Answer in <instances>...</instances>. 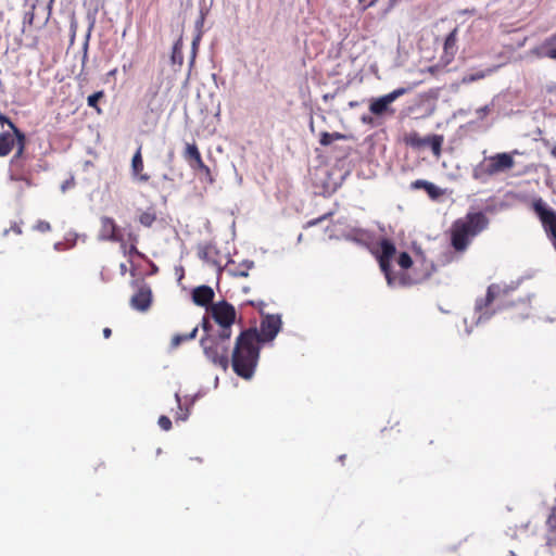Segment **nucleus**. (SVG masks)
I'll list each match as a JSON object with an SVG mask.
<instances>
[{
    "label": "nucleus",
    "mask_w": 556,
    "mask_h": 556,
    "mask_svg": "<svg viewBox=\"0 0 556 556\" xmlns=\"http://www.w3.org/2000/svg\"><path fill=\"white\" fill-rule=\"evenodd\" d=\"M261 348L257 328H248L240 332L231 354V367L238 377L244 380L252 379L258 364Z\"/></svg>",
    "instance_id": "nucleus-1"
},
{
    "label": "nucleus",
    "mask_w": 556,
    "mask_h": 556,
    "mask_svg": "<svg viewBox=\"0 0 556 556\" xmlns=\"http://www.w3.org/2000/svg\"><path fill=\"white\" fill-rule=\"evenodd\" d=\"M489 225L488 217L482 213H469L464 219L454 223V252H464L472 239Z\"/></svg>",
    "instance_id": "nucleus-2"
},
{
    "label": "nucleus",
    "mask_w": 556,
    "mask_h": 556,
    "mask_svg": "<svg viewBox=\"0 0 556 556\" xmlns=\"http://www.w3.org/2000/svg\"><path fill=\"white\" fill-rule=\"evenodd\" d=\"M380 251L377 255L379 266L383 273L387 282L390 287L405 286L407 279L404 274H395L392 270L391 262L395 256L396 248L395 244L389 239H382L379 242Z\"/></svg>",
    "instance_id": "nucleus-3"
},
{
    "label": "nucleus",
    "mask_w": 556,
    "mask_h": 556,
    "mask_svg": "<svg viewBox=\"0 0 556 556\" xmlns=\"http://www.w3.org/2000/svg\"><path fill=\"white\" fill-rule=\"evenodd\" d=\"M200 344L204 355L215 365L226 370L229 365V344L218 340L214 334L207 333L201 338Z\"/></svg>",
    "instance_id": "nucleus-4"
},
{
    "label": "nucleus",
    "mask_w": 556,
    "mask_h": 556,
    "mask_svg": "<svg viewBox=\"0 0 556 556\" xmlns=\"http://www.w3.org/2000/svg\"><path fill=\"white\" fill-rule=\"evenodd\" d=\"M403 141L405 142V144L419 151L430 149L433 155L439 157L441 153V147L443 143V137L440 135H430L421 137L418 132L412 131L405 134Z\"/></svg>",
    "instance_id": "nucleus-5"
},
{
    "label": "nucleus",
    "mask_w": 556,
    "mask_h": 556,
    "mask_svg": "<svg viewBox=\"0 0 556 556\" xmlns=\"http://www.w3.org/2000/svg\"><path fill=\"white\" fill-rule=\"evenodd\" d=\"M514 165L513 155L504 152L485 159V162L480 165L479 169L488 176H493L511 169Z\"/></svg>",
    "instance_id": "nucleus-6"
},
{
    "label": "nucleus",
    "mask_w": 556,
    "mask_h": 556,
    "mask_svg": "<svg viewBox=\"0 0 556 556\" xmlns=\"http://www.w3.org/2000/svg\"><path fill=\"white\" fill-rule=\"evenodd\" d=\"M137 291L130 298V306L141 313L148 312L153 302V293L151 287L143 280L134 282Z\"/></svg>",
    "instance_id": "nucleus-7"
},
{
    "label": "nucleus",
    "mask_w": 556,
    "mask_h": 556,
    "mask_svg": "<svg viewBox=\"0 0 556 556\" xmlns=\"http://www.w3.org/2000/svg\"><path fill=\"white\" fill-rule=\"evenodd\" d=\"M406 92V88H397L382 97L374 98L370 100L369 111L376 116L393 114L394 110L390 108V104Z\"/></svg>",
    "instance_id": "nucleus-8"
},
{
    "label": "nucleus",
    "mask_w": 556,
    "mask_h": 556,
    "mask_svg": "<svg viewBox=\"0 0 556 556\" xmlns=\"http://www.w3.org/2000/svg\"><path fill=\"white\" fill-rule=\"evenodd\" d=\"M281 318L279 315H265L260 325L258 343L273 341L281 329Z\"/></svg>",
    "instance_id": "nucleus-9"
},
{
    "label": "nucleus",
    "mask_w": 556,
    "mask_h": 556,
    "mask_svg": "<svg viewBox=\"0 0 556 556\" xmlns=\"http://www.w3.org/2000/svg\"><path fill=\"white\" fill-rule=\"evenodd\" d=\"M211 314L218 326H232L237 316L235 306L227 301L213 303Z\"/></svg>",
    "instance_id": "nucleus-10"
},
{
    "label": "nucleus",
    "mask_w": 556,
    "mask_h": 556,
    "mask_svg": "<svg viewBox=\"0 0 556 556\" xmlns=\"http://www.w3.org/2000/svg\"><path fill=\"white\" fill-rule=\"evenodd\" d=\"M508 291L507 287H502L500 285L493 283L489 286L485 298L477 300L476 302V312L479 313L477 323H479L485 315L482 313L483 308L488 307L496 299L507 295Z\"/></svg>",
    "instance_id": "nucleus-11"
},
{
    "label": "nucleus",
    "mask_w": 556,
    "mask_h": 556,
    "mask_svg": "<svg viewBox=\"0 0 556 556\" xmlns=\"http://www.w3.org/2000/svg\"><path fill=\"white\" fill-rule=\"evenodd\" d=\"M99 239L102 241L123 242V236L112 217L103 216L100 219Z\"/></svg>",
    "instance_id": "nucleus-12"
},
{
    "label": "nucleus",
    "mask_w": 556,
    "mask_h": 556,
    "mask_svg": "<svg viewBox=\"0 0 556 556\" xmlns=\"http://www.w3.org/2000/svg\"><path fill=\"white\" fill-rule=\"evenodd\" d=\"M9 176L14 181H26L29 184L31 169L27 160L10 161Z\"/></svg>",
    "instance_id": "nucleus-13"
},
{
    "label": "nucleus",
    "mask_w": 556,
    "mask_h": 556,
    "mask_svg": "<svg viewBox=\"0 0 556 556\" xmlns=\"http://www.w3.org/2000/svg\"><path fill=\"white\" fill-rule=\"evenodd\" d=\"M182 156L193 170H198L204 164L199 148L194 142L186 144Z\"/></svg>",
    "instance_id": "nucleus-14"
},
{
    "label": "nucleus",
    "mask_w": 556,
    "mask_h": 556,
    "mask_svg": "<svg viewBox=\"0 0 556 556\" xmlns=\"http://www.w3.org/2000/svg\"><path fill=\"white\" fill-rule=\"evenodd\" d=\"M143 167L141 146H139L131 160V174L140 182H147L150 179V175L143 173Z\"/></svg>",
    "instance_id": "nucleus-15"
},
{
    "label": "nucleus",
    "mask_w": 556,
    "mask_h": 556,
    "mask_svg": "<svg viewBox=\"0 0 556 556\" xmlns=\"http://www.w3.org/2000/svg\"><path fill=\"white\" fill-rule=\"evenodd\" d=\"M214 291L208 286H200L192 291V301L199 306L212 305Z\"/></svg>",
    "instance_id": "nucleus-16"
},
{
    "label": "nucleus",
    "mask_w": 556,
    "mask_h": 556,
    "mask_svg": "<svg viewBox=\"0 0 556 556\" xmlns=\"http://www.w3.org/2000/svg\"><path fill=\"white\" fill-rule=\"evenodd\" d=\"M198 255L206 263L218 265L219 250L211 242L201 244L198 249Z\"/></svg>",
    "instance_id": "nucleus-17"
},
{
    "label": "nucleus",
    "mask_w": 556,
    "mask_h": 556,
    "mask_svg": "<svg viewBox=\"0 0 556 556\" xmlns=\"http://www.w3.org/2000/svg\"><path fill=\"white\" fill-rule=\"evenodd\" d=\"M252 261H243L240 264H235V262H230L227 266V271L230 276L236 278H245L249 276L250 269L253 267Z\"/></svg>",
    "instance_id": "nucleus-18"
},
{
    "label": "nucleus",
    "mask_w": 556,
    "mask_h": 556,
    "mask_svg": "<svg viewBox=\"0 0 556 556\" xmlns=\"http://www.w3.org/2000/svg\"><path fill=\"white\" fill-rule=\"evenodd\" d=\"M410 188L414 190L424 189L432 200H435L443 194L442 190L435 185L422 179L413 181L410 184Z\"/></svg>",
    "instance_id": "nucleus-19"
},
{
    "label": "nucleus",
    "mask_w": 556,
    "mask_h": 556,
    "mask_svg": "<svg viewBox=\"0 0 556 556\" xmlns=\"http://www.w3.org/2000/svg\"><path fill=\"white\" fill-rule=\"evenodd\" d=\"M16 138L14 132L4 131L0 134V157L7 156L15 147Z\"/></svg>",
    "instance_id": "nucleus-20"
},
{
    "label": "nucleus",
    "mask_w": 556,
    "mask_h": 556,
    "mask_svg": "<svg viewBox=\"0 0 556 556\" xmlns=\"http://www.w3.org/2000/svg\"><path fill=\"white\" fill-rule=\"evenodd\" d=\"M15 138H16V142H15L16 151L10 161L28 160V156L25 153L26 141H27L25 134L22 131V132L15 135Z\"/></svg>",
    "instance_id": "nucleus-21"
},
{
    "label": "nucleus",
    "mask_w": 556,
    "mask_h": 556,
    "mask_svg": "<svg viewBox=\"0 0 556 556\" xmlns=\"http://www.w3.org/2000/svg\"><path fill=\"white\" fill-rule=\"evenodd\" d=\"M198 334V326H195L189 333H176L170 340V348L177 349L181 343L193 340Z\"/></svg>",
    "instance_id": "nucleus-22"
},
{
    "label": "nucleus",
    "mask_w": 556,
    "mask_h": 556,
    "mask_svg": "<svg viewBox=\"0 0 556 556\" xmlns=\"http://www.w3.org/2000/svg\"><path fill=\"white\" fill-rule=\"evenodd\" d=\"M348 137L344 135V134H341V132H328V131H323L320 134V139H319V143L324 147H328L330 146L333 141H337V140H345Z\"/></svg>",
    "instance_id": "nucleus-23"
},
{
    "label": "nucleus",
    "mask_w": 556,
    "mask_h": 556,
    "mask_svg": "<svg viewBox=\"0 0 556 556\" xmlns=\"http://www.w3.org/2000/svg\"><path fill=\"white\" fill-rule=\"evenodd\" d=\"M182 38L180 37L173 46L170 60L173 64L181 65L184 63V54H182Z\"/></svg>",
    "instance_id": "nucleus-24"
},
{
    "label": "nucleus",
    "mask_w": 556,
    "mask_h": 556,
    "mask_svg": "<svg viewBox=\"0 0 556 556\" xmlns=\"http://www.w3.org/2000/svg\"><path fill=\"white\" fill-rule=\"evenodd\" d=\"M496 67H493V68H488L486 71H476L475 73L472 74H468V75H465L462 79V83L463 84H469V83H472V81H476L478 79H482L484 78L486 75H490L491 73H493L495 71Z\"/></svg>",
    "instance_id": "nucleus-25"
},
{
    "label": "nucleus",
    "mask_w": 556,
    "mask_h": 556,
    "mask_svg": "<svg viewBox=\"0 0 556 556\" xmlns=\"http://www.w3.org/2000/svg\"><path fill=\"white\" fill-rule=\"evenodd\" d=\"M155 220H156V214L152 210L142 212L139 215V223L144 227H151Z\"/></svg>",
    "instance_id": "nucleus-26"
},
{
    "label": "nucleus",
    "mask_w": 556,
    "mask_h": 556,
    "mask_svg": "<svg viewBox=\"0 0 556 556\" xmlns=\"http://www.w3.org/2000/svg\"><path fill=\"white\" fill-rule=\"evenodd\" d=\"M532 52L540 58H549L556 60V48H548L546 45L534 49Z\"/></svg>",
    "instance_id": "nucleus-27"
},
{
    "label": "nucleus",
    "mask_w": 556,
    "mask_h": 556,
    "mask_svg": "<svg viewBox=\"0 0 556 556\" xmlns=\"http://www.w3.org/2000/svg\"><path fill=\"white\" fill-rule=\"evenodd\" d=\"M213 334L215 336V338H218V340L229 344V340L232 334L231 326H219V330L217 331V333Z\"/></svg>",
    "instance_id": "nucleus-28"
},
{
    "label": "nucleus",
    "mask_w": 556,
    "mask_h": 556,
    "mask_svg": "<svg viewBox=\"0 0 556 556\" xmlns=\"http://www.w3.org/2000/svg\"><path fill=\"white\" fill-rule=\"evenodd\" d=\"M104 97V91L100 90V91H97L92 94H90L88 98H87V104L97 110V112H100V108L98 106V102Z\"/></svg>",
    "instance_id": "nucleus-29"
},
{
    "label": "nucleus",
    "mask_w": 556,
    "mask_h": 556,
    "mask_svg": "<svg viewBox=\"0 0 556 556\" xmlns=\"http://www.w3.org/2000/svg\"><path fill=\"white\" fill-rule=\"evenodd\" d=\"M396 262L402 269H408L413 266V260L407 252H401Z\"/></svg>",
    "instance_id": "nucleus-30"
},
{
    "label": "nucleus",
    "mask_w": 556,
    "mask_h": 556,
    "mask_svg": "<svg viewBox=\"0 0 556 556\" xmlns=\"http://www.w3.org/2000/svg\"><path fill=\"white\" fill-rule=\"evenodd\" d=\"M0 124L1 125L7 124L10 127V129L12 130V132H14L15 135L22 132V130L20 128H17L16 125L7 115L0 114Z\"/></svg>",
    "instance_id": "nucleus-31"
},
{
    "label": "nucleus",
    "mask_w": 556,
    "mask_h": 556,
    "mask_svg": "<svg viewBox=\"0 0 556 556\" xmlns=\"http://www.w3.org/2000/svg\"><path fill=\"white\" fill-rule=\"evenodd\" d=\"M198 170L201 172L207 184L213 185L215 182L212 172L207 165L203 164L202 166L199 167Z\"/></svg>",
    "instance_id": "nucleus-32"
},
{
    "label": "nucleus",
    "mask_w": 556,
    "mask_h": 556,
    "mask_svg": "<svg viewBox=\"0 0 556 556\" xmlns=\"http://www.w3.org/2000/svg\"><path fill=\"white\" fill-rule=\"evenodd\" d=\"M34 230L38 231V232H48L51 230V225L49 222H46V220H38L35 225H34Z\"/></svg>",
    "instance_id": "nucleus-33"
},
{
    "label": "nucleus",
    "mask_w": 556,
    "mask_h": 556,
    "mask_svg": "<svg viewBox=\"0 0 556 556\" xmlns=\"http://www.w3.org/2000/svg\"><path fill=\"white\" fill-rule=\"evenodd\" d=\"M332 212H329V213H326L324 215H321L320 217H317V218H314V219H311L306 223V225L304 226L305 228H309V227H313V226H316L318 225L319 223H321L323 220L329 218L332 216Z\"/></svg>",
    "instance_id": "nucleus-34"
},
{
    "label": "nucleus",
    "mask_w": 556,
    "mask_h": 556,
    "mask_svg": "<svg viewBox=\"0 0 556 556\" xmlns=\"http://www.w3.org/2000/svg\"><path fill=\"white\" fill-rule=\"evenodd\" d=\"M157 424L164 431H169L172 429V420L167 416L162 415L159 418Z\"/></svg>",
    "instance_id": "nucleus-35"
},
{
    "label": "nucleus",
    "mask_w": 556,
    "mask_h": 556,
    "mask_svg": "<svg viewBox=\"0 0 556 556\" xmlns=\"http://www.w3.org/2000/svg\"><path fill=\"white\" fill-rule=\"evenodd\" d=\"M546 525L551 531L556 530V508H554L547 518Z\"/></svg>",
    "instance_id": "nucleus-36"
},
{
    "label": "nucleus",
    "mask_w": 556,
    "mask_h": 556,
    "mask_svg": "<svg viewBox=\"0 0 556 556\" xmlns=\"http://www.w3.org/2000/svg\"><path fill=\"white\" fill-rule=\"evenodd\" d=\"M34 10H35V7H33V9L30 11H28L24 14V24L33 25L34 17H35Z\"/></svg>",
    "instance_id": "nucleus-37"
},
{
    "label": "nucleus",
    "mask_w": 556,
    "mask_h": 556,
    "mask_svg": "<svg viewBox=\"0 0 556 556\" xmlns=\"http://www.w3.org/2000/svg\"><path fill=\"white\" fill-rule=\"evenodd\" d=\"M202 328L206 332V334L210 333L212 326L206 317H204L202 320Z\"/></svg>",
    "instance_id": "nucleus-38"
},
{
    "label": "nucleus",
    "mask_w": 556,
    "mask_h": 556,
    "mask_svg": "<svg viewBox=\"0 0 556 556\" xmlns=\"http://www.w3.org/2000/svg\"><path fill=\"white\" fill-rule=\"evenodd\" d=\"M489 112H490L489 105H484L483 108H481L477 111L480 118H483Z\"/></svg>",
    "instance_id": "nucleus-39"
},
{
    "label": "nucleus",
    "mask_w": 556,
    "mask_h": 556,
    "mask_svg": "<svg viewBox=\"0 0 556 556\" xmlns=\"http://www.w3.org/2000/svg\"><path fill=\"white\" fill-rule=\"evenodd\" d=\"M451 45H452V33H450L445 37V42H444L445 50H447Z\"/></svg>",
    "instance_id": "nucleus-40"
},
{
    "label": "nucleus",
    "mask_w": 556,
    "mask_h": 556,
    "mask_svg": "<svg viewBox=\"0 0 556 556\" xmlns=\"http://www.w3.org/2000/svg\"><path fill=\"white\" fill-rule=\"evenodd\" d=\"M111 334H112V330H111V328L105 327V328L103 329V336H104V338H105V339H109V338L111 337Z\"/></svg>",
    "instance_id": "nucleus-41"
},
{
    "label": "nucleus",
    "mask_w": 556,
    "mask_h": 556,
    "mask_svg": "<svg viewBox=\"0 0 556 556\" xmlns=\"http://www.w3.org/2000/svg\"><path fill=\"white\" fill-rule=\"evenodd\" d=\"M362 122L366 123V124H369V123L372 122V118L370 116L364 115V116H362Z\"/></svg>",
    "instance_id": "nucleus-42"
},
{
    "label": "nucleus",
    "mask_w": 556,
    "mask_h": 556,
    "mask_svg": "<svg viewBox=\"0 0 556 556\" xmlns=\"http://www.w3.org/2000/svg\"><path fill=\"white\" fill-rule=\"evenodd\" d=\"M200 40V36H198L193 42H192V48H193V55L195 54V48H197V45H198V41Z\"/></svg>",
    "instance_id": "nucleus-43"
},
{
    "label": "nucleus",
    "mask_w": 556,
    "mask_h": 556,
    "mask_svg": "<svg viewBox=\"0 0 556 556\" xmlns=\"http://www.w3.org/2000/svg\"><path fill=\"white\" fill-rule=\"evenodd\" d=\"M357 105H358V102H357V101H351V102L349 103V106H350V108H355V106H357Z\"/></svg>",
    "instance_id": "nucleus-44"
},
{
    "label": "nucleus",
    "mask_w": 556,
    "mask_h": 556,
    "mask_svg": "<svg viewBox=\"0 0 556 556\" xmlns=\"http://www.w3.org/2000/svg\"><path fill=\"white\" fill-rule=\"evenodd\" d=\"M551 154L556 159V147L551 150Z\"/></svg>",
    "instance_id": "nucleus-45"
},
{
    "label": "nucleus",
    "mask_w": 556,
    "mask_h": 556,
    "mask_svg": "<svg viewBox=\"0 0 556 556\" xmlns=\"http://www.w3.org/2000/svg\"><path fill=\"white\" fill-rule=\"evenodd\" d=\"M116 72H117V70H116V68H114V70H112V71H110V72H109V75H110V76H113V75H115V74H116Z\"/></svg>",
    "instance_id": "nucleus-46"
},
{
    "label": "nucleus",
    "mask_w": 556,
    "mask_h": 556,
    "mask_svg": "<svg viewBox=\"0 0 556 556\" xmlns=\"http://www.w3.org/2000/svg\"><path fill=\"white\" fill-rule=\"evenodd\" d=\"M121 270H122V273H125V270H126V265L125 264L121 265Z\"/></svg>",
    "instance_id": "nucleus-47"
},
{
    "label": "nucleus",
    "mask_w": 556,
    "mask_h": 556,
    "mask_svg": "<svg viewBox=\"0 0 556 556\" xmlns=\"http://www.w3.org/2000/svg\"><path fill=\"white\" fill-rule=\"evenodd\" d=\"M344 458H345V455H341V456H339L340 462H343V460H344Z\"/></svg>",
    "instance_id": "nucleus-48"
},
{
    "label": "nucleus",
    "mask_w": 556,
    "mask_h": 556,
    "mask_svg": "<svg viewBox=\"0 0 556 556\" xmlns=\"http://www.w3.org/2000/svg\"><path fill=\"white\" fill-rule=\"evenodd\" d=\"M508 556H516V554L514 553V551H509Z\"/></svg>",
    "instance_id": "nucleus-49"
},
{
    "label": "nucleus",
    "mask_w": 556,
    "mask_h": 556,
    "mask_svg": "<svg viewBox=\"0 0 556 556\" xmlns=\"http://www.w3.org/2000/svg\"><path fill=\"white\" fill-rule=\"evenodd\" d=\"M15 231H16L17 233H21V232H22L20 228H15Z\"/></svg>",
    "instance_id": "nucleus-50"
},
{
    "label": "nucleus",
    "mask_w": 556,
    "mask_h": 556,
    "mask_svg": "<svg viewBox=\"0 0 556 556\" xmlns=\"http://www.w3.org/2000/svg\"><path fill=\"white\" fill-rule=\"evenodd\" d=\"M359 2H363L364 0H358Z\"/></svg>",
    "instance_id": "nucleus-51"
}]
</instances>
